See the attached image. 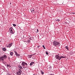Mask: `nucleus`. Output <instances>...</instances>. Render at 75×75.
Returning <instances> with one entry per match:
<instances>
[{"label":"nucleus","instance_id":"1","mask_svg":"<svg viewBox=\"0 0 75 75\" xmlns=\"http://www.w3.org/2000/svg\"><path fill=\"white\" fill-rule=\"evenodd\" d=\"M53 45L54 46L59 47L60 46V43L59 42H58L57 41H54L53 42Z\"/></svg>","mask_w":75,"mask_h":75},{"label":"nucleus","instance_id":"2","mask_svg":"<svg viewBox=\"0 0 75 75\" xmlns=\"http://www.w3.org/2000/svg\"><path fill=\"white\" fill-rule=\"evenodd\" d=\"M21 72H22V71L21 70V69H19L16 72V74L17 75H21Z\"/></svg>","mask_w":75,"mask_h":75},{"label":"nucleus","instance_id":"3","mask_svg":"<svg viewBox=\"0 0 75 75\" xmlns=\"http://www.w3.org/2000/svg\"><path fill=\"white\" fill-rule=\"evenodd\" d=\"M13 28L11 27L9 29V32H10L11 33H12V34H13Z\"/></svg>","mask_w":75,"mask_h":75},{"label":"nucleus","instance_id":"4","mask_svg":"<svg viewBox=\"0 0 75 75\" xmlns=\"http://www.w3.org/2000/svg\"><path fill=\"white\" fill-rule=\"evenodd\" d=\"M25 65L26 66H27V64L25 62H23L22 63V65L23 67V66H25Z\"/></svg>","mask_w":75,"mask_h":75},{"label":"nucleus","instance_id":"5","mask_svg":"<svg viewBox=\"0 0 75 75\" xmlns=\"http://www.w3.org/2000/svg\"><path fill=\"white\" fill-rule=\"evenodd\" d=\"M55 57L56 59H59V60H60V57L58 55H56L55 56Z\"/></svg>","mask_w":75,"mask_h":75},{"label":"nucleus","instance_id":"6","mask_svg":"<svg viewBox=\"0 0 75 75\" xmlns=\"http://www.w3.org/2000/svg\"><path fill=\"white\" fill-rule=\"evenodd\" d=\"M2 57L4 59H6V58H7V56H6V55L5 54H4V55H3Z\"/></svg>","mask_w":75,"mask_h":75},{"label":"nucleus","instance_id":"7","mask_svg":"<svg viewBox=\"0 0 75 75\" xmlns=\"http://www.w3.org/2000/svg\"><path fill=\"white\" fill-rule=\"evenodd\" d=\"M14 52H15V55H16V56H17V57H19L20 56V54H18V53H17V52L16 51H14Z\"/></svg>","mask_w":75,"mask_h":75},{"label":"nucleus","instance_id":"8","mask_svg":"<svg viewBox=\"0 0 75 75\" xmlns=\"http://www.w3.org/2000/svg\"><path fill=\"white\" fill-rule=\"evenodd\" d=\"M0 60H1V61H3L4 60V59H3L2 56L0 57Z\"/></svg>","mask_w":75,"mask_h":75},{"label":"nucleus","instance_id":"9","mask_svg":"<svg viewBox=\"0 0 75 75\" xmlns=\"http://www.w3.org/2000/svg\"><path fill=\"white\" fill-rule=\"evenodd\" d=\"M30 11H31L32 13H34V8H32L30 9Z\"/></svg>","mask_w":75,"mask_h":75},{"label":"nucleus","instance_id":"10","mask_svg":"<svg viewBox=\"0 0 75 75\" xmlns=\"http://www.w3.org/2000/svg\"><path fill=\"white\" fill-rule=\"evenodd\" d=\"M33 64H34V62H32L31 63H30V66H32L33 65Z\"/></svg>","mask_w":75,"mask_h":75},{"label":"nucleus","instance_id":"11","mask_svg":"<svg viewBox=\"0 0 75 75\" xmlns=\"http://www.w3.org/2000/svg\"><path fill=\"white\" fill-rule=\"evenodd\" d=\"M32 56H33V55L31 54V55H28V58H31L32 57Z\"/></svg>","mask_w":75,"mask_h":75},{"label":"nucleus","instance_id":"12","mask_svg":"<svg viewBox=\"0 0 75 75\" xmlns=\"http://www.w3.org/2000/svg\"><path fill=\"white\" fill-rule=\"evenodd\" d=\"M18 67L20 69H23V67H22L21 66H19Z\"/></svg>","mask_w":75,"mask_h":75},{"label":"nucleus","instance_id":"13","mask_svg":"<svg viewBox=\"0 0 75 75\" xmlns=\"http://www.w3.org/2000/svg\"><path fill=\"white\" fill-rule=\"evenodd\" d=\"M23 68H24V69H25V68H27V66H23Z\"/></svg>","mask_w":75,"mask_h":75},{"label":"nucleus","instance_id":"14","mask_svg":"<svg viewBox=\"0 0 75 75\" xmlns=\"http://www.w3.org/2000/svg\"><path fill=\"white\" fill-rule=\"evenodd\" d=\"M10 55H11V56H13V52H11L10 53Z\"/></svg>","mask_w":75,"mask_h":75},{"label":"nucleus","instance_id":"15","mask_svg":"<svg viewBox=\"0 0 75 75\" xmlns=\"http://www.w3.org/2000/svg\"><path fill=\"white\" fill-rule=\"evenodd\" d=\"M65 48H66V49H67L68 51H69V49L68 46H66Z\"/></svg>","mask_w":75,"mask_h":75},{"label":"nucleus","instance_id":"16","mask_svg":"<svg viewBox=\"0 0 75 75\" xmlns=\"http://www.w3.org/2000/svg\"><path fill=\"white\" fill-rule=\"evenodd\" d=\"M12 44H13V43H11L9 45H8L9 46V47H11L12 45Z\"/></svg>","mask_w":75,"mask_h":75},{"label":"nucleus","instance_id":"17","mask_svg":"<svg viewBox=\"0 0 75 75\" xmlns=\"http://www.w3.org/2000/svg\"><path fill=\"white\" fill-rule=\"evenodd\" d=\"M65 58V57L63 56H60V60L61 59V58Z\"/></svg>","mask_w":75,"mask_h":75},{"label":"nucleus","instance_id":"18","mask_svg":"<svg viewBox=\"0 0 75 75\" xmlns=\"http://www.w3.org/2000/svg\"><path fill=\"white\" fill-rule=\"evenodd\" d=\"M6 65L7 67H9V68L10 67V64L8 65V64H7Z\"/></svg>","mask_w":75,"mask_h":75},{"label":"nucleus","instance_id":"19","mask_svg":"<svg viewBox=\"0 0 75 75\" xmlns=\"http://www.w3.org/2000/svg\"><path fill=\"white\" fill-rule=\"evenodd\" d=\"M41 72L42 74V75L44 74V72L42 71V70H41Z\"/></svg>","mask_w":75,"mask_h":75},{"label":"nucleus","instance_id":"20","mask_svg":"<svg viewBox=\"0 0 75 75\" xmlns=\"http://www.w3.org/2000/svg\"><path fill=\"white\" fill-rule=\"evenodd\" d=\"M3 51H6V48H3Z\"/></svg>","mask_w":75,"mask_h":75},{"label":"nucleus","instance_id":"21","mask_svg":"<svg viewBox=\"0 0 75 75\" xmlns=\"http://www.w3.org/2000/svg\"><path fill=\"white\" fill-rule=\"evenodd\" d=\"M46 54L47 55H48V52H46Z\"/></svg>","mask_w":75,"mask_h":75},{"label":"nucleus","instance_id":"22","mask_svg":"<svg viewBox=\"0 0 75 75\" xmlns=\"http://www.w3.org/2000/svg\"><path fill=\"white\" fill-rule=\"evenodd\" d=\"M13 25L14 27H16V25L15 24H13Z\"/></svg>","mask_w":75,"mask_h":75},{"label":"nucleus","instance_id":"23","mask_svg":"<svg viewBox=\"0 0 75 75\" xmlns=\"http://www.w3.org/2000/svg\"><path fill=\"white\" fill-rule=\"evenodd\" d=\"M42 47L44 48V49H45V46H44V45H43Z\"/></svg>","mask_w":75,"mask_h":75},{"label":"nucleus","instance_id":"24","mask_svg":"<svg viewBox=\"0 0 75 75\" xmlns=\"http://www.w3.org/2000/svg\"><path fill=\"white\" fill-rule=\"evenodd\" d=\"M28 43L30 42V40H28Z\"/></svg>","mask_w":75,"mask_h":75},{"label":"nucleus","instance_id":"25","mask_svg":"<svg viewBox=\"0 0 75 75\" xmlns=\"http://www.w3.org/2000/svg\"><path fill=\"white\" fill-rule=\"evenodd\" d=\"M8 48H10V46H9V45H8V46H6Z\"/></svg>","mask_w":75,"mask_h":75},{"label":"nucleus","instance_id":"26","mask_svg":"<svg viewBox=\"0 0 75 75\" xmlns=\"http://www.w3.org/2000/svg\"><path fill=\"white\" fill-rule=\"evenodd\" d=\"M40 47V45H39L37 47L38 48H39V47Z\"/></svg>","mask_w":75,"mask_h":75},{"label":"nucleus","instance_id":"27","mask_svg":"<svg viewBox=\"0 0 75 75\" xmlns=\"http://www.w3.org/2000/svg\"><path fill=\"white\" fill-rule=\"evenodd\" d=\"M57 21H59V19H57Z\"/></svg>","mask_w":75,"mask_h":75},{"label":"nucleus","instance_id":"28","mask_svg":"<svg viewBox=\"0 0 75 75\" xmlns=\"http://www.w3.org/2000/svg\"><path fill=\"white\" fill-rule=\"evenodd\" d=\"M50 75H55L54 74H50Z\"/></svg>","mask_w":75,"mask_h":75},{"label":"nucleus","instance_id":"29","mask_svg":"<svg viewBox=\"0 0 75 75\" xmlns=\"http://www.w3.org/2000/svg\"><path fill=\"white\" fill-rule=\"evenodd\" d=\"M72 13V14H75V13Z\"/></svg>","mask_w":75,"mask_h":75},{"label":"nucleus","instance_id":"30","mask_svg":"<svg viewBox=\"0 0 75 75\" xmlns=\"http://www.w3.org/2000/svg\"><path fill=\"white\" fill-rule=\"evenodd\" d=\"M37 30L38 32V29H37Z\"/></svg>","mask_w":75,"mask_h":75},{"label":"nucleus","instance_id":"31","mask_svg":"<svg viewBox=\"0 0 75 75\" xmlns=\"http://www.w3.org/2000/svg\"><path fill=\"white\" fill-rule=\"evenodd\" d=\"M8 58L9 59H10V57H8Z\"/></svg>","mask_w":75,"mask_h":75},{"label":"nucleus","instance_id":"32","mask_svg":"<svg viewBox=\"0 0 75 75\" xmlns=\"http://www.w3.org/2000/svg\"><path fill=\"white\" fill-rule=\"evenodd\" d=\"M10 4H11V3H10Z\"/></svg>","mask_w":75,"mask_h":75},{"label":"nucleus","instance_id":"33","mask_svg":"<svg viewBox=\"0 0 75 75\" xmlns=\"http://www.w3.org/2000/svg\"><path fill=\"white\" fill-rule=\"evenodd\" d=\"M0 42H1V41H0Z\"/></svg>","mask_w":75,"mask_h":75},{"label":"nucleus","instance_id":"34","mask_svg":"<svg viewBox=\"0 0 75 75\" xmlns=\"http://www.w3.org/2000/svg\"><path fill=\"white\" fill-rule=\"evenodd\" d=\"M9 75H10V74H9Z\"/></svg>","mask_w":75,"mask_h":75}]
</instances>
